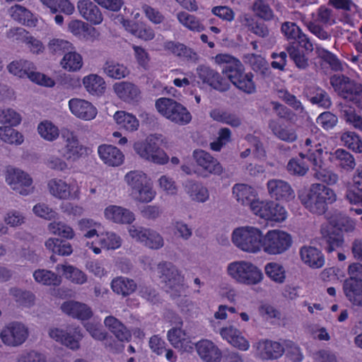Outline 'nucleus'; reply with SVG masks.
I'll return each mask as SVG.
<instances>
[{"instance_id":"obj_1","label":"nucleus","mask_w":362,"mask_h":362,"mask_svg":"<svg viewBox=\"0 0 362 362\" xmlns=\"http://www.w3.org/2000/svg\"><path fill=\"white\" fill-rule=\"evenodd\" d=\"M216 62L223 63L222 72L238 89L251 94L255 91V85L252 81L251 72L245 73L244 66L238 59L228 54H218Z\"/></svg>"},{"instance_id":"obj_2","label":"nucleus","mask_w":362,"mask_h":362,"mask_svg":"<svg viewBox=\"0 0 362 362\" xmlns=\"http://www.w3.org/2000/svg\"><path fill=\"white\" fill-rule=\"evenodd\" d=\"M299 199L305 207L313 214L321 215L328 209V205L333 204L337 195L333 189L320 184H312L309 189L299 195Z\"/></svg>"},{"instance_id":"obj_3","label":"nucleus","mask_w":362,"mask_h":362,"mask_svg":"<svg viewBox=\"0 0 362 362\" xmlns=\"http://www.w3.org/2000/svg\"><path fill=\"white\" fill-rule=\"evenodd\" d=\"M329 82L337 95L344 100L362 108V84L343 74H334Z\"/></svg>"},{"instance_id":"obj_4","label":"nucleus","mask_w":362,"mask_h":362,"mask_svg":"<svg viewBox=\"0 0 362 362\" xmlns=\"http://www.w3.org/2000/svg\"><path fill=\"white\" fill-rule=\"evenodd\" d=\"M228 274L235 281L246 285H255L262 281L263 274L255 264L247 261H235L227 267Z\"/></svg>"},{"instance_id":"obj_5","label":"nucleus","mask_w":362,"mask_h":362,"mask_svg":"<svg viewBox=\"0 0 362 362\" xmlns=\"http://www.w3.org/2000/svg\"><path fill=\"white\" fill-rule=\"evenodd\" d=\"M158 112L170 122L185 125L192 120V115L181 103L173 99L161 98L156 101Z\"/></svg>"},{"instance_id":"obj_6","label":"nucleus","mask_w":362,"mask_h":362,"mask_svg":"<svg viewBox=\"0 0 362 362\" xmlns=\"http://www.w3.org/2000/svg\"><path fill=\"white\" fill-rule=\"evenodd\" d=\"M337 228L329 227L322 230V238L320 244L327 252H332L341 247L344 243V238L338 230L350 232L354 229V223L347 217H342L337 223Z\"/></svg>"},{"instance_id":"obj_7","label":"nucleus","mask_w":362,"mask_h":362,"mask_svg":"<svg viewBox=\"0 0 362 362\" xmlns=\"http://www.w3.org/2000/svg\"><path fill=\"white\" fill-rule=\"evenodd\" d=\"M124 180L132 188L134 198L140 202H149L155 197L150 180L141 171L133 170L128 173Z\"/></svg>"},{"instance_id":"obj_8","label":"nucleus","mask_w":362,"mask_h":362,"mask_svg":"<svg viewBox=\"0 0 362 362\" xmlns=\"http://www.w3.org/2000/svg\"><path fill=\"white\" fill-rule=\"evenodd\" d=\"M232 241L243 251L256 252L262 247V234L259 229L255 227H240L233 230Z\"/></svg>"},{"instance_id":"obj_9","label":"nucleus","mask_w":362,"mask_h":362,"mask_svg":"<svg viewBox=\"0 0 362 362\" xmlns=\"http://www.w3.org/2000/svg\"><path fill=\"white\" fill-rule=\"evenodd\" d=\"M157 269L160 278L165 284L168 292L171 291L175 296H180L184 292V276L173 263L160 262Z\"/></svg>"},{"instance_id":"obj_10","label":"nucleus","mask_w":362,"mask_h":362,"mask_svg":"<svg viewBox=\"0 0 362 362\" xmlns=\"http://www.w3.org/2000/svg\"><path fill=\"white\" fill-rule=\"evenodd\" d=\"M62 139L64 146L58 151L66 161L76 162L88 155L90 149L80 144L74 132L67 129H62Z\"/></svg>"},{"instance_id":"obj_11","label":"nucleus","mask_w":362,"mask_h":362,"mask_svg":"<svg viewBox=\"0 0 362 362\" xmlns=\"http://www.w3.org/2000/svg\"><path fill=\"white\" fill-rule=\"evenodd\" d=\"M292 244L291 235L281 230H270L262 238V247L269 255H279L286 251Z\"/></svg>"},{"instance_id":"obj_12","label":"nucleus","mask_w":362,"mask_h":362,"mask_svg":"<svg viewBox=\"0 0 362 362\" xmlns=\"http://www.w3.org/2000/svg\"><path fill=\"white\" fill-rule=\"evenodd\" d=\"M134 149L142 158L157 164L168 163L169 158L159 147L158 141L153 136L148 137L144 142H136Z\"/></svg>"},{"instance_id":"obj_13","label":"nucleus","mask_w":362,"mask_h":362,"mask_svg":"<svg viewBox=\"0 0 362 362\" xmlns=\"http://www.w3.org/2000/svg\"><path fill=\"white\" fill-rule=\"evenodd\" d=\"M49 336L74 351L79 349L80 341L83 337L81 329L75 325H69L65 329L51 328L49 330Z\"/></svg>"},{"instance_id":"obj_14","label":"nucleus","mask_w":362,"mask_h":362,"mask_svg":"<svg viewBox=\"0 0 362 362\" xmlns=\"http://www.w3.org/2000/svg\"><path fill=\"white\" fill-rule=\"evenodd\" d=\"M28 335V329L24 324L12 322L3 328L0 333V338L4 344L16 347L23 344Z\"/></svg>"},{"instance_id":"obj_15","label":"nucleus","mask_w":362,"mask_h":362,"mask_svg":"<svg viewBox=\"0 0 362 362\" xmlns=\"http://www.w3.org/2000/svg\"><path fill=\"white\" fill-rule=\"evenodd\" d=\"M254 214L262 218L276 222H281L286 219V211L284 206L273 201L263 202L258 200L252 207Z\"/></svg>"},{"instance_id":"obj_16","label":"nucleus","mask_w":362,"mask_h":362,"mask_svg":"<svg viewBox=\"0 0 362 362\" xmlns=\"http://www.w3.org/2000/svg\"><path fill=\"white\" fill-rule=\"evenodd\" d=\"M6 182L13 190L22 195H28L32 192L33 180L30 175L17 168H8L6 175Z\"/></svg>"},{"instance_id":"obj_17","label":"nucleus","mask_w":362,"mask_h":362,"mask_svg":"<svg viewBox=\"0 0 362 362\" xmlns=\"http://www.w3.org/2000/svg\"><path fill=\"white\" fill-rule=\"evenodd\" d=\"M129 233L132 238L144 243L150 249L158 250L164 245L162 236L153 230L132 226Z\"/></svg>"},{"instance_id":"obj_18","label":"nucleus","mask_w":362,"mask_h":362,"mask_svg":"<svg viewBox=\"0 0 362 362\" xmlns=\"http://www.w3.org/2000/svg\"><path fill=\"white\" fill-rule=\"evenodd\" d=\"M197 74L204 83L220 92H225L230 88V84L223 78L220 74L209 66H199L197 69Z\"/></svg>"},{"instance_id":"obj_19","label":"nucleus","mask_w":362,"mask_h":362,"mask_svg":"<svg viewBox=\"0 0 362 362\" xmlns=\"http://www.w3.org/2000/svg\"><path fill=\"white\" fill-rule=\"evenodd\" d=\"M192 157L197 165L205 173L216 175H221L223 173V168L221 163L209 153L202 149H196Z\"/></svg>"},{"instance_id":"obj_20","label":"nucleus","mask_w":362,"mask_h":362,"mask_svg":"<svg viewBox=\"0 0 362 362\" xmlns=\"http://www.w3.org/2000/svg\"><path fill=\"white\" fill-rule=\"evenodd\" d=\"M268 192L276 200L288 202L294 198V191L286 181L278 179L270 180L267 184Z\"/></svg>"},{"instance_id":"obj_21","label":"nucleus","mask_w":362,"mask_h":362,"mask_svg":"<svg viewBox=\"0 0 362 362\" xmlns=\"http://www.w3.org/2000/svg\"><path fill=\"white\" fill-rule=\"evenodd\" d=\"M69 107L74 115L84 120L93 119L97 115L96 108L90 102L83 99H71Z\"/></svg>"},{"instance_id":"obj_22","label":"nucleus","mask_w":362,"mask_h":362,"mask_svg":"<svg viewBox=\"0 0 362 362\" xmlns=\"http://www.w3.org/2000/svg\"><path fill=\"white\" fill-rule=\"evenodd\" d=\"M343 291L352 305L362 307V279L355 277L346 279L343 283Z\"/></svg>"},{"instance_id":"obj_23","label":"nucleus","mask_w":362,"mask_h":362,"mask_svg":"<svg viewBox=\"0 0 362 362\" xmlns=\"http://www.w3.org/2000/svg\"><path fill=\"white\" fill-rule=\"evenodd\" d=\"M195 346L198 355L204 362H221L222 352L211 341L201 340L196 344Z\"/></svg>"},{"instance_id":"obj_24","label":"nucleus","mask_w":362,"mask_h":362,"mask_svg":"<svg viewBox=\"0 0 362 362\" xmlns=\"http://www.w3.org/2000/svg\"><path fill=\"white\" fill-rule=\"evenodd\" d=\"M77 8L80 15L92 24L99 25L102 23L103 14L98 6L90 0H80Z\"/></svg>"},{"instance_id":"obj_25","label":"nucleus","mask_w":362,"mask_h":362,"mask_svg":"<svg viewBox=\"0 0 362 362\" xmlns=\"http://www.w3.org/2000/svg\"><path fill=\"white\" fill-rule=\"evenodd\" d=\"M63 313L74 318L88 320L93 315L92 310L86 304L74 300L64 302L61 305Z\"/></svg>"},{"instance_id":"obj_26","label":"nucleus","mask_w":362,"mask_h":362,"mask_svg":"<svg viewBox=\"0 0 362 362\" xmlns=\"http://www.w3.org/2000/svg\"><path fill=\"white\" fill-rule=\"evenodd\" d=\"M113 90L115 94L124 102H136L140 98L141 92L139 88L137 86L129 81L115 83Z\"/></svg>"},{"instance_id":"obj_27","label":"nucleus","mask_w":362,"mask_h":362,"mask_svg":"<svg viewBox=\"0 0 362 362\" xmlns=\"http://www.w3.org/2000/svg\"><path fill=\"white\" fill-rule=\"evenodd\" d=\"M233 194L236 200L244 206H248L252 211L255 203H257L255 190L250 186L245 184H236L233 187Z\"/></svg>"},{"instance_id":"obj_28","label":"nucleus","mask_w":362,"mask_h":362,"mask_svg":"<svg viewBox=\"0 0 362 362\" xmlns=\"http://www.w3.org/2000/svg\"><path fill=\"white\" fill-rule=\"evenodd\" d=\"M50 194L61 199H78V191L71 193V187L61 179H52L48 182Z\"/></svg>"},{"instance_id":"obj_29","label":"nucleus","mask_w":362,"mask_h":362,"mask_svg":"<svg viewBox=\"0 0 362 362\" xmlns=\"http://www.w3.org/2000/svg\"><path fill=\"white\" fill-rule=\"evenodd\" d=\"M98 154L103 162L110 166H119L124 160L122 152L116 146L103 144L98 147Z\"/></svg>"},{"instance_id":"obj_30","label":"nucleus","mask_w":362,"mask_h":362,"mask_svg":"<svg viewBox=\"0 0 362 362\" xmlns=\"http://www.w3.org/2000/svg\"><path fill=\"white\" fill-rule=\"evenodd\" d=\"M312 165L313 170L315 171L313 176L315 179L328 185H333L337 182L339 180L338 175L332 170L324 168L322 160L313 157Z\"/></svg>"},{"instance_id":"obj_31","label":"nucleus","mask_w":362,"mask_h":362,"mask_svg":"<svg viewBox=\"0 0 362 362\" xmlns=\"http://www.w3.org/2000/svg\"><path fill=\"white\" fill-rule=\"evenodd\" d=\"M105 327L121 342L129 341L132 338L130 331L126 326L114 316H107L104 320Z\"/></svg>"},{"instance_id":"obj_32","label":"nucleus","mask_w":362,"mask_h":362,"mask_svg":"<svg viewBox=\"0 0 362 362\" xmlns=\"http://www.w3.org/2000/svg\"><path fill=\"white\" fill-rule=\"evenodd\" d=\"M105 217L117 223L129 224L135 218L134 214L129 209L117 206H110L105 210Z\"/></svg>"},{"instance_id":"obj_33","label":"nucleus","mask_w":362,"mask_h":362,"mask_svg":"<svg viewBox=\"0 0 362 362\" xmlns=\"http://www.w3.org/2000/svg\"><path fill=\"white\" fill-rule=\"evenodd\" d=\"M300 255L301 259L312 268H321L325 264V258L321 251L314 247H303Z\"/></svg>"},{"instance_id":"obj_34","label":"nucleus","mask_w":362,"mask_h":362,"mask_svg":"<svg viewBox=\"0 0 362 362\" xmlns=\"http://www.w3.org/2000/svg\"><path fill=\"white\" fill-rule=\"evenodd\" d=\"M184 189L192 201L204 203L209 198L208 189L198 182L187 180L185 183Z\"/></svg>"},{"instance_id":"obj_35","label":"nucleus","mask_w":362,"mask_h":362,"mask_svg":"<svg viewBox=\"0 0 362 362\" xmlns=\"http://www.w3.org/2000/svg\"><path fill=\"white\" fill-rule=\"evenodd\" d=\"M111 288L118 295L127 297L132 294L137 288L134 280L124 276H117L112 280Z\"/></svg>"},{"instance_id":"obj_36","label":"nucleus","mask_w":362,"mask_h":362,"mask_svg":"<svg viewBox=\"0 0 362 362\" xmlns=\"http://www.w3.org/2000/svg\"><path fill=\"white\" fill-rule=\"evenodd\" d=\"M8 36H16V40H21L25 42L33 53L38 54L43 49L42 42L33 37L28 35V33L23 28H17L11 30Z\"/></svg>"},{"instance_id":"obj_37","label":"nucleus","mask_w":362,"mask_h":362,"mask_svg":"<svg viewBox=\"0 0 362 362\" xmlns=\"http://www.w3.org/2000/svg\"><path fill=\"white\" fill-rule=\"evenodd\" d=\"M268 127L273 134L281 141L292 143L297 139V134L294 129L283 127L274 119L269 121Z\"/></svg>"},{"instance_id":"obj_38","label":"nucleus","mask_w":362,"mask_h":362,"mask_svg":"<svg viewBox=\"0 0 362 362\" xmlns=\"http://www.w3.org/2000/svg\"><path fill=\"white\" fill-rule=\"evenodd\" d=\"M103 73L108 77L119 80L129 74L128 68L113 59H107L103 66Z\"/></svg>"},{"instance_id":"obj_39","label":"nucleus","mask_w":362,"mask_h":362,"mask_svg":"<svg viewBox=\"0 0 362 362\" xmlns=\"http://www.w3.org/2000/svg\"><path fill=\"white\" fill-rule=\"evenodd\" d=\"M332 161L346 171L352 170L356 166L354 156L347 151L341 148H339L332 153Z\"/></svg>"},{"instance_id":"obj_40","label":"nucleus","mask_w":362,"mask_h":362,"mask_svg":"<svg viewBox=\"0 0 362 362\" xmlns=\"http://www.w3.org/2000/svg\"><path fill=\"white\" fill-rule=\"evenodd\" d=\"M261 354L263 358L276 359L281 356L284 352L283 346L277 341L265 340L259 344Z\"/></svg>"},{"instance_id":"obj_41","label":"nucleus","mask_w":362,"mask_h":362,"mask_svg":"<svg viewBox=\"0 0 362 362\" xmlns=\"http://www.w3.org/2000/svg\"><path fill=\"white\" fill-rule=\"evenodd\" d=\"M8 13L13 19L20 23L29 26L35 25L36 20L33 13L25 7L15 4L8 9Z\"/></svg>"},{"instance_id":"obj_42","label":"nucleus","mask_w":362,"mask_h":362,"mask_svg":"<svg viewBox=\"0 0 362 362\" xmlns=\"http://www.w3.org/2000/svg\"><path fill=\"white\" fill-rule=\"evenodd\" d=\"M357 172L354 177V185L346 191L345 197L351 204H362V167Z\"/></svg>"},{"instance_id":"obj_43","label":"nucleus","mask_w":362,"mask_h":362,"mask_svg":"<svg viewBox=\"0 0 362 362\" xmlns=\"http://www.w3.org/2000/svg\"><path fill=\"white\" fill-rule=\"evenodd\" d=\"M86 90L92 95H101L104 93L106 86L103 77L97 74H90L83 79Z\"/></svg>"},{"instance_id":"obj_44","label":"nucleus","mask_w":362,"mask_h":362,"mask_svg":"<svg viewBox=\"0 0 362 362\" xmlns=\"http://www.w3.org/2000/svg\"><path fill=\"white\" fill-rule=\"evenodd\" d=\"M114 119L119 126V128L124 129L128 132H134L138 129L139 121L136 117L132 114L124 111H117L114 115Z\"/></svg>"},{"instance_id":"obj_45","label":"nucleus","mask_w":362,"mask_h":362,"mask_svg":"<svg viewBox=\"0 0 362 362\" xmlns=\"http://www.w3.org/2000/svg\"><path fill=\"white\" fill-rule=\"evenodd\" d=\"M210 116L214 120L227 124L233 127H238L242 124V120L239 116L220 109L211 110Z\"/></svg>"},{"instance_id":"obj_46","label":"nucleus","mask_w":362,"mask_h":362,"mask_svg":"<svg viewBox=\"0 0 362 362\" xmlns=\"http://www.w3.org/2000/svg\"><path fill=\"white\" fill-rule=\"evenodd\" d=\"M252 11L257 17L265 21H270L274 18V11L267 0H254Z\"/></svg>"},{"instance_id":"obj_47","label":"nucleus","mask_w":362,"mask_h":362,"mask_svg":"<svg viewBox=\"0 0 362 362\" xmlns=\"http://www.w3.org/2000/svg\"><path fill=\"white\" fill-rule=\"evenodd\" d=\"M47 249L51 250L54 254L62 256L69 255L72 253V247L66 240L59 238H49L45 242Z\"/></svg>"},{"instance_id":"obj_48","label":"nucleus","mask_w":362,"mask_h":362,"mask_svg":"<svg viewBox=\"0 0 362 362\" xmlns=\"http://www.w3.org/2000/svg\"><path fill=\"white\" fill-rule=\"evenodd\" d=\"M60 268L62 269L66 278L73 283L81 285L87 281L86 274L78 268L71 265L58 264L57 269L59 270Z\"/></svg>"},{"instance_id":"obj_49","label":"nucleus","mask_w":362,"mask_h":362,"mask_svg":"<svg viewBox=\"0 0 362 362\" xmlns=\"http://www.w3.org/2000/svg\"><path fill=\"white\" fill-rule=\"evenodd\" d=\"M340 139L348 148L356 153H362V140L356 132L351 131L343 132Z\"/></svg>"},{"instance_id":"obj_50","label":"nucleus","mask_w":362,"mask_h":362,"mask_svg":"<svg viewBox=\"0 0 362 362\" xmlns=\"http://www.w3.org/2000/svg\"><path fill=\"white\" fill-rule=\"evenodd\" d=\"M266 275L278 284H283L286 279V272L284 267L276 262L267 263L264 267Z\"/></svg>"},{"instance_id":"obj_51","label":"nucleus","mask_w":362,"mask_h":362,"mask_svg":"<svg viewBox=\"0 0 362 362\" xmlns=\"http://www.w3.org/2000/svg\"><path fill=\"white\" fill-rule=\"evenodd\" d=\"M61 64L64 69L69 71H78L83 66L82 57L76 52L69 51L64 54Z\"/></svg>"},{"instance_id":"obj_52","label":"nucleus","mask_w":362,"mask_h":362,"mask_svg":"<svg viewBox=\"0 0 362 362\" xmlns=\"http://www.w3.org/2000/svg\"><path fill=\"white\" fill-rule=\"evenodd\" d=\"M286 51L297 68L306 70L309 67V59L303 51L293 46H288Z\"/></svg>"},{"instance_id":"obj_53","label":"nucleus","mask_w":362,"mask_h":362,"mask_svg":"<svg viewBox=\"0 0 362 362\" xmlns=\"http://www.w3.org/2000/svg\"><path fill=\"white\" fill-rule=\"evenodd\" d=\"M164 47L177 56L187 59H193L197 55L190 48L180 42L168 41L165 43Z\"/></svg>"},{"instance_id":"obj_54","label":"nucleus","mask_w":362,"mask_h":362,"mask_svg":"<svg viewBox=\"0 0 362 362\" xmlns=\"http://www.w3.org/2000/svg\"><path fill=\"white\" fill-rule=\"evenodd\" d=\"M33 276L36 281L45 285L58 286L61 284V278L49 270H36L33 274Z\"/></svg>"},{"instance_id":"obj_55","label":"nucleus","mask_w":362,"mask_h":362,"mask_svg":"<svg viewBox=\"0 0 362 362\" xmlns=\"http://www.w3.org/2000/svg\"><path fill=\"white\" fill-rule=\"evenodd\" d=\"M98 244L103 249L115 250L121 246L122 240L117 234L107 232L99 237Z\"/></svg>"},{"instance_id":"obj_56","label":"nucleus","mask_w":362,"mask_h":362,"mask_svg":"<svg viewBox=\"0 0 362 362\" xmlns=\"http://www.w3.org/2000/svg\"><path fill=\"white\" fill-rule=\"evenodd\" d=\"M10 295L21 305L30 307L33 304L35 296L30 292L17 288H12L9 291Z\"/></svg>"},{"instance_id":"obj_57","label":"nucleus","mask_w":362,"mask_h":362,"mask_svg":"<svg viewBox=\"0 0 362 362\" xmlns=\"http://www.w3.org/2000/svg\"><path fill=\"white\" fill-rule=\"evenodd\" d=\"M38 133L45 140L52 141L58 138L59 129L51 122L45 121L39 124Z\"/></svg>"},{"instance_id":"obj_58","label":"nucleus","mask_w":362,"mask_h":362,"mask_svg":"<svg viewBox=\"0 0 362 362\" xmlns=\"http://www.w3.org/2000/svg\"><path fill=\"white\" fill-rule=\"evenodd\" d=\"M78 228L86 238H92L98 235V230L100 228V224L90 218H82L78 221Z\"/></svg>"},{"instance_id":"obj_59","label":"nucleus","mask_w":362,"mask_h":362,"mask_svg":"<svg viewBox=\"0 0 362 362\" xmlns=\"http://www.w3.org/2000/svg\"><path fill=\"white\" fill-rule=\"evenodd\" d=\"M288 172L293 175L304 176L309 170V166L302 158H291L286 165Z\"/></svg>"},{"instance_id":"obj_60","label":"nucleus","mask_w":362,"mask_h":362,"mask_svg":"<svg viewBox=\"0 0 362 362\" xmlns=\"http://www.w3.org/2000/svg\"><path fill=\"white\" fill-rule=\"evenodd\" d=\"M177 18L180 23L192 30L199 32L203 30V26L200 24L199 20L187 12L178 13Z\"/></svg>"},{"instance_id":"obj_61","label":"nucleus","mask_w":362,"mask_h":362,"mask_svg":"<svg viewBox=\"0 0 362 362\" xmlns=\"http://www.w3.org/2000/svg\"><path fill=\"white\" fill-rule=\"evenodd\" d=\"M0 139L8 144H21L23 141V136L11 127H0Z\"/></svg>"},{"instance_id":"obj_62","label":"nucleus","mask_w":362,"mask_h":362,"mask_svg":"<svg viewBox=\"0 0 362 362\" xmlns=\"http://www.w3.org/2000/svg\"><path fill=\"white\" fill-rule=\"evenodd\" d=\"M49 230L51 233L67 239H71L74 235L73 229L69 226L61 221L49 223Z\"/></svg>"},{"instance_id":"obj_63","label":"nucleus","mask_w":362,"mask_h":362,"mask_svg":"<svg viewBox=\"0 0 362 362\" xmlns=\"http://www.w3.org/2000/svg\"><path fill=\"white\" fill-rule=\"evenodd\" d=\"M139 295L148 302L156 304L160 302L157 291L150 285L141 284L139 286Z\"/></svg>"},{"instance_id":"obj_64","label":"nucleus","mask_w":362,"mask_h":362,"mask_svg":"<svg viewBox=\"0 0 362 362\" xmlns=\"http://www.w3.org/2000/svg\"><path fill=\"white\" fill-rule=\"evenodd\" d=\"M317 123L325 130L333 129L338 122L337 117L331 112L321 113L316 119Z\"/></svg>"}]
</instances>
